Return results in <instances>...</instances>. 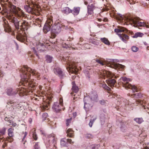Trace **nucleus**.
I'll return each instance as SVG.
<instances>
[{
    "mask_svg": "<svg viewBox=\"0 0 149 149\" xmlns=\"http://www.w3.org/2000/svg\"><path fill=\"white\" fill-rule=\"evenodd\" d=\"M85 137L87 139H91L93 138V136L91 134H87L85 135Z\"/></svg>",
    "mask_w": 149,
    "mask_h": 149,
    "instance_id": "nucleus-41",
    "label": "nucleus"
},
{
    "mask_svg": "<svg viewBox=\"0 0 149 149\" xmlns=\"http://www.w3.org/2000/svg\"><path fill=\"white\" fill-rule=\"evenodd\" d=\"M34 149H40V147L38 145V143H36L34 146Z\"/></svg>",
    "mask_w": 149,
    "mask_h": 149,
    "instance_id": "nucleus-47",
    "label": "nucleus"
},
{
    "mask_svg": "<svg viewBox=\"0 0 149 149\" xmlns=\"http://www.w3.org/2000/svg\"><path fill=\"white\" fill-rule=\"evenodd\" d=\"M67 136L70 137H73L74 131L71 129H68L66 132Z\"/></svg>",
    "mask_w": 149,
    "mask_h": 149,
    "instance_id": "nucleus-23",
    "label": "nucleus"
},
{
    "mask_svg": "<svg viewBox=\"0 0 149 149\" xmlns=\"http://www.w3.org/2000/svg\"><path fill=\"white\" fill-rule=\"evenodd\" d=\"M65 140V139H61V144L62 146H65L66 144V142Z\"/></svg>",
    "mask_w": 149,
    "mask_h": 149,
    "instance_id": "nucleus-43",
    "label": "nucleus"
},
{
    "mask_svg": "<svg viewBox=\"0 0 149 149\" xmlns=\"http://www.w3.org/2000/svg\"><path fill=\"white\" fill-rule=\"evenodd\" d=\"M8 0H0V1L2 2H4L5 1H8Z\"/></svg>",
    "mask_w": 149,
    "mask_h": 149,
    "instance_id": "nucleus-60",
    "label": "nucleus"
},
{
    "mask_svg": "<svg viewBox=\"0 0 149 149\" xmlns=\"http://www.w3.org/2000/svg\"><path fill=\"white\" fill-rule=\"evenodd\" d=\"M46 61L48 63H50L52 61V58L49 56H46Z\"/></svg>",
    "mask_w": 149,
    "mask_h": 149,
    "instance_id": "nucleus-35",
    "label": "nucleus"
},
{
    "mask_svg": "<svg viewBox=\"0 0 149 149\" xmlns=\"http://www.w3.org/2000/svg\"><path fill=\"white\" fill-rule=\"evenodd\" d=\"M67 142L70 144H73L74 143L72 141V140L71 139H67Z\"/></svg>",
    "mask_w": 149,
    "mask_h": 149,
    "instance_id": "nucleus-53",
    "label": "nucleus"
},
{
    "mask_svg": "<svg viewBox=\"0 0 149 149\" xmlns=\"http://www.w3.org/2000/svg\"><path fill=\"white\" fill-rule=\"evenodd\" d=\"M100 40L102 42L104 43L106 45H110V43L108 39L106 38H101Z\"/></svg>",
    "mask_w": 149,
    "mask_h": 149,
    "instance_id": "nucleus-26",
    "label": "nucleus"
},
{
    "mask_svg": "<svg viewBox=\"0 0 149 149\" xmlns=\"http://www.w3.org/2000/svg\"><path fill=\"white\" fill-rule=\"evenodd\" d=\"M96 8L95 4L92 3L88 5L87 7L88 15H91L94 13V10Z\"/></svg>",
    "mask_w": 149,
    "mask_h": 149,
    "instance_id": "nucleus-15",
    "label": "nucleus"
},
{
    "mask_svg": "<svg viewBox=\"0 0 149 149\" xmlns=\"http://www.w3.org/2000/svg\"><path fill=\"white\" fill-rule=\"evenodd\" d=\"M14 14L17 18H21L24 16V14L20 8L14 5H12L10 9L7 12V18L10 22L14 23L16 29H19V21H18L17 18L14 16Z\"/></svg>",
    "mask_w": 149,
    "mask_h": 149,
    "instance_id": "nucleus-2",
    "label": "nucleus"
},
{
    "mask_svg": "<svg viewBox=\"0 0 149 149\" xmlns=\"http://www.w3.org/2000/svg\"><path fill=\"white\" fill-rule=\"evenodd\" d=\"M84 108L86 110H88V109L91 108V101L88 96L85 97L84 99Z\"/></svg>",
    "mask_w": 149,
    "mask_h": 149,
    "instance_id": "nucleus-13",
    "label": "nucleus"
},
{
    "mask_svg": "<svg viewBox=\"0 0 149 149\" xmlns=\"http://www.w3.org/2000/svg\"><path fill=\"white\" fill-rule=\"evenodd\" d=\"M72 78L73 79H74L76 77V76L74 74V75H73L72 76Z\"/></svg>",
    "mask_w": 149,
    "mask_h": 149,
    "instance_id": "nucleus-59",
    "label": "nucleus"
},
{
    "mask_svg": "<svg viewBox=\"0 0 149 149\" xmlns=\"http://www.w3.org/2000/svg\"><path fill=\"white\" fill-rule=\"evenodd\" d=\"M118 35L122 40L125 43L127 42V40L129 39V36L125 34H119Z\"/></svg>",
    "mask_w": 149,
    "mask_h": 149,
    "instance_id": "nucleus-18",
    "label": "nucleus"
},
{
    "mask_svg": "<svg viewBox=\"0 0 149 149\" xmlns=\"http://www.w3.org/2000/svg\"><path fill=\"white\" fill-rule=\"evenodd\" d=\"M33 132V137L34 140H36L38 138L37 134H36L35 132Z\"/></svg>",
    "mask_w": 149,
    "mask_h": 149,
    "instance_id": "nucleus-45",
    "label": "nucleus"
},
{
    "mask_svg": "<svg viewBox=\"0 0 149 149\" xmlns=\"http://www.w3.org/2000/svg\"><path fill=\"white\" fill-rule=\"evenodd\" d=\"M100 86L102 87L105 90H107L108 91H109L111 90V88L109 87L107 85L104 83L103 84H100Z\"/></svg>",
    "mask_w": 149,
    "mask_h": 149,
    "instance_id": "nucleus-32",
    "label": "nucleus"
},
{
    "mask_svg": "<svg viewBox=\"0 0 149 149\" xmlns=\"http://www.w3.org/2000/svg\"><path fill=\"white\" fill-rule=\"evenodd\" d=\"M100 102L102 105H104L105 104V102L104 100H102L100 101Z\"/></svg>",
    "mask_w": 149,
    "mask_h": 149,
    "instance_id": "nucleus-51",
    "label": "nucleus"
},
{
    "mask_svg": "<svg viewBox=\"0 0 149 149\" xmlns=\"http://www.w3.org/2000/svg\"><path fill=\"white\" fill-rule=\"evenodd\" d=\"M80 10V7H74L73 10H71V13L74 15H77L79 13Z\"/></svg>",
    "mask_w": 149,
    "mask_h": 149,
    "instance_id": "nucleus-22",
    "label": "nucleus"
},
{
    "mask_svg": "<svg viewBox=\"0 0 149 149\" xmlns=\"http://www.w3.org/2000/svg\"><path fill=\"white\" fill-rule=\"evenodd\" d=\"M67 65L68 66L67 67V69L70 73H74L75 74H77L78 69L76 67L75 63L71 61L67 63Z\"/></svg>",
    "mask_w": 149,
    "mask_h": 149,
    "instance_id": "nucleus-10",
    "label": "nucleus"
},
{
    "mask_svg": "<svg viewBox=\"0 0 149 149\" xmlns=\"http://www.w3.org/2000/svg\"><path fill=\"white\" fill-rule=\"evenodd\" d=\"M32 49H33V51H34L35 53L36 54V55L37 56V57H38V58H39L38 55L37 53V52H36V50H35V47H33V48H32Z\"/></svg>",
    "mask_w": 149,
    "mask_h": 149,
    "instance_id": "nucleus-55",
    "label": "nucleus"
},
{
    "mask_svg": "<svg viewBox=\"0 0 149 149\" xmlns=\"http://www.w3.org/2000/svg\"><path fill=\"white\" fill-rule=\"evenodd\" d=\"M9 125L10 127H15L17 125L16 123H14L11 121V123H10V124H9Z\"/></svg>",
    "mask_w": 149,
    "mask_h": 149,
    "instance_id": "nucleus-46",
    "label": "nucleus"
},
{
    "mask_svg": "<svg viewBox=\"0 0 149 149\" xmlns=\"http://www.w3.org/2000/svg\"><path fill=\"white\" fill-rule=\"evenodd\" d=\"M7 145V143L5 142L4 143V144L3 145L2 147L3 148H4Z\"/></svg>",
    "mask_w": 149,
    "mask_h": 149,
    "instance_id": "nucleus-56",
    "label": "nucleus"
},
{
    "mask_svg": "<svg viewBox=\"0 0 149 149\" xmlns=\"http://www.w3.org/2000/svg\"><path fill=\"white\" fill-rule=\"evenodd\" d=\"M120 30V32H127V29L123 27H118Z\"/></svg>",
    "mask_w": 149,
    "mask_h": 149,
    "instance_id": "nucleus-38",
    "label": "nucleus"
},
{
    "mask_svg": "<svg viewBox=\"0 0 149 149\" xmlns=\"http://www.w3.org/2000/svg\"><path fill=\"white\" fill-rule=\"evenodd\" d=\"M100 75L102 78L105 79L106 78L108 79L106 80V82L108 85L111 87H113L116 82V80L114 79H111L112 78L115 76V78L116 77L114 76L111 72L106 70H103L100 72Z\"/></svg>",
    "mask_w": 149,
    "mask_h": 149,
    "instance_id": "nucleus-5",
    "label": "nucleus"
},
{
    "mask_svg": "<svg viewBox=\"0 0 149 149\" xmlns=\"http://www.w3.org/2000/svg\"><path fill=\"white\" fill-rule=\"evenodd\" d=\"M48 116V114L46 113H44L42 116V118H43V120H45V118H47Z\"/></svg>",
    "mask_w": 149,
    "mask_h": 149,
    "instance_id": "nucleus-48",
    "label": "nucleus"
},
{
    "mask_svg": "<svg viewBox=\"0 0 149 149\" xmlns=\"http://www.w3.org/2000/svg\"><path fill=\"white\" fill-rule=\"evenodd\" d=\"M44 142L48 149H57L56 146V138L54 134L47 136L46 138L43 137Z\"/></svg>",
    "mask_w": 149,
    "mask_h": 149,
    "instance_id": "nucleus-4",
    "label": "nucleus"
},
{
    "mask_svg": "<svg viewBox=\"0 0 149 149\" xmlns=\"http://www.w3.org/2000/svg\"><path fill=\"white\" fill-rule=\"evenodd\" d=\"M97 117L96 116H95L93 119H91L90 122L89 123V125L90 127H92L93 124L94 123L95 121L96 120Z\"/></svg>",
    "mask_w": 149,
    "mask_h": 149,
    "instance_id": "nucleus-34",
    "label": "nucleus"
},
{
    "mask_svg": "<svg viewBox=\"0 0 149 149\" xmlns=\"http://www.w3.org/2000/svg\"><path fill=\"white\" fill-rule=\"evenodd\" d=\"M27 22L24 20H23L21 23V24L20 26V29L22 31L27 30Z\"/></svg>",
    "mask_w": 149,
    "mask_h": 149,
    "instance_id": "nucleus-20",
    "label": "nucleus"
},
{
    "mask_svg": "<svg viewBox=\"0 0 149 149\" xmlns=\"http://www.w3.org/2000/svg\"><path fill=\"white\" fill-rule=\"evenodd\" d=\"M117 14L118 16H116V19L120 21H123V20H126L125 22L127 23V25L130 24L131 25L134 24V26L135 27L146 26L147 28H149V25H147L146 23L139 22L136 18H125L124 19L122 15L119 13Z\"/></svg>",
    "mask_w": 149,
    "mask_h": 149,
    "instance_id": "nucleus-3",
    "label": "nucleus"
},
{
    "mask_svg": "<svg viewBox=\"0 0 149 149\" xmlns=\"http://www.w3.org/2000/svg\"><path fill=\"white\" fill-rule=\"evenodd\" d=\"M83 39L81 37L79 38V44H80V42H82V41H83Z\"/></svg>",
    "mask_w": 149,
    "mask_h": 149,
    "instance_id": "nucleus-57",
    "label": "nucleus"
},
{
    "mask_svg": "<svg viewBox=\"0 0 149 149\" xmlns=\"http://www.w3.org/2000/svg\"><path fill=\"white\" fill-rule=\"evenodd\" d=\"M38 44L36 45V47L38 51L43 52L44 50L45 46L43 43L39 42Z\"/></svg>",
    "mask_w": 149,
    "mask_h": 149,
    "instance_id": "nucleus-17",
    "label": "nucleus"
},
{
    "mask_svg": "<svg viewBox=\"0 0 149 149\" xmlns=\"http://www.w3.org/2000/svg\"><path fill=\"white\" fill-rule=\"evenodd\" d=\"M89 95L88 96L89 97L91 101L92 100L95 101L97 100V96L96 93L91 92L89 93Z\"/></svg>",
    "mask_w": 149,
    "mask_h": 149,
    "instance_id": "nucleus-19",
    "label": "nucleus"
},
{
    "mask_svg": "<svg viewBox=\"0 0 149 149\" xmlns=\"http://www.w3.org/2000/svg\"><path fill=\"white\" fill-rule=\"evenodd\" d=\"M13 130L14 129L12 128H10L8 130V135L10 138L13 136Z\"/></svg>",
    "mask_w": 149,
    "mask_h": 149,
    "instance_id": "nucleus-27",
    "label": "nucleus"
},
{
    "mask_svg": "<svg viewBox=\"0 0 149 149\" xmlns=\"http://www.w3.org/2000/svg\"><path fill=\"white\" fill-rule=\"evenodd\" d=\"M120 80L123 81V86L126 89H131L133 92H135L137 91V89L136 86H132L128 82L131 81L130 79L127 78L126 77H122L120 78Z\"/></svg>",
    "mask_w": 149,
    "mask_h": 149,
    "instance_id": "nucleus-7",
    "label": "nucleus"
},
{
    "mask_svg": "<svg viewBox=\"0 0 149 149\" xmlns=\"http://www.w3.org/2000/svg\"><path fill=\"white\" fill-rule=\"evenodd\" d=\"M143 35V34L141 32H137L132 36L133 38H137L138 37H141Z\"/></svg>",
    "mask_w": 149,
    "mask_h": 149,
    "instance_id": "nucleus-31",
    "label": "nucleus"
},
{
    "mask_svg": "<svg viewBox=\"0 0 149 149\" xmlns=\"http://www.w3.org/2000/svg\"><path fill=\"white\" fill-rule=\"evenodd\" d=\"M53 24V21L51 19H49L47 20L43 28L44 32L46 33L50 31L51 26Z\"/></svg>",
    "mask_w": 149,
    "mask_h": 149,
    "instance_id": "nucleus-12",
    "label": "nucleus"
},
{
    "mask_svg": "<svg viewBox=\"0 0 149 149\" xmlns=\"http://www.w3.org/2000/svg\"><path fill=\"white\" fill-rule=\"evenodd\" d=\"M23 138L22 139V141H24L23 144H24L26 142V140H24L25 138L26 137V135H27V133L26 132H25L24 133L23 132Z\"/></svg>",
    "mask_w": 149,
    "mask_h": 149,
    "instance_id": "nucleus-37",
    "label": "nucleus"
},
{
    "mask_svg": "<svg viewBox=\"0 0 149 149\" xmlns=\"http://www.w3.org/2000/svg\"><path fill=\"white\" fill-rule=\"evenodd\" d=\"M39 88H40V89L41 90L42 89V86H39Z\"/></svg>",
    "mask_w": 149,
    "mask_h": 149,
    "instance_id": "nucleus-64",
    "label": "nucleus"
},
{
    "mask_svg": "<svg viewBox=\"0 0 149 149\" xmlns=\"http://www.w3.org/2000/svg\"><path fill=\"white\" fill-rule=\"evenodd\" d=\"M5 120L7 121H9L10 123H11V120H10L9 118L6 117L5 118Z\"/></svg>",
    "mask_w": 149,
    "mask_h": 149,
    "instance_id": "nucleus-52",
    "label": "nucleus"
},
{
    "mask_svg": "<svg viewBox=\"0 0 149 149\" xmlns=\"http://www.w3.org/2000/svg\"><path fill=\"white\" fill-rule=\"evenodd\" d=\"M62 28L66 29L68 28V27L67 25H62L59 23H58L56 25L52 26L51 32L52 33L54 34V37H55L56 34L58 33L61 31Z\"/></svg>",
    "mask_w": 149,
    "mask_h": 149,
    "instance_id": "nucleus-9",
    "label": "nucleus"
},
{
    "mask_svg": "<svg viewBox=\"0 0 149 149\" xmlns=\"http://www.w3.org/2000/svg\"><path fill=\"white\" fill-rule=\"evenodd\" d=\"M41 107L42 108V109L43 110H47L48 109V105L46 104H43L41 106Z\"/></svg>",
    "mask_w": 149,
    "mask_h": 149,
    "instance_id": "nucleus-36",
    "label": "nucleus"
},
{
    "mask_svg": "<svg viewBox=\"0 0 149 149\" xmlns=\"http://www.w3.org/2000/svg\"><path fill=\"white\" fill-rule=\"evenodd\" d=\"M25 104H26V103H25L24 102H21L20 104H19L18 105L19 106L21 105H22V106L20 107V108L21 110H22V109H25L26 108V107L25 106Z\"/></svg>",
    "mask_w": 149,
    "mask_h": 149,
    "instance_id": "nucleus-39",
    "label": "nucleus"
},
{
    "mask_svg": "<svg viewBox=\"0 0 149 149\" xmlns=\"http://www.w3.org/2000/svg\"><path fill=\"white\" fill-rule=\"evenodd\" d=\"M118 60L117 59H109L108 60L109 64L108 65L110 67L115 69H118L120 70H122L125 68V66L119 63H117Z\"/></svg>",
    "mask_w": 149,
    "mask_h": 149,
    "instance_id": "nucleus-8",
    "label": "nucleus"
},
{
    "mask_svg": "<svg viewBox=\"0 0 149 149\" xmlns=\"http://www.w3.org/2000/svg\"><path fill=\"white\" fill-rule=\"evenodd\" d=\"M114 31L116 33H120V29H119V28L118 29H115L114 30Z\"/></svg>",
    "mask_w": 149,
    "mask_h": 149,
    "instance_id": "nucleus-54",
    "label": "nucleus"
},
{
    "mask_svg": "<svg viewBox=\"0 0 149 149\" xmlns=\"http://www.w3.org/2000/svg\"><path fill=\"white\" fill-rule=\"evenodd\" d=\"M131 49L133 52H136L138 50L139 48L135 46H133L132 47Z\"/></svg>",
    "mask_w": 149,
    "mask_h": 149,
    "instance_id": "nucleus-40",
    "label": "nucleus"
},
{
    "mask_svg": "<svg viewBox=\"0 0 149 149\" xmlns=\"http://www.w3.org/2000/svg\"><path fill=\"white\" fill-rule=\"evenodd\" d=\"M63 100L62 98H60L59 100V102H54L52 109L53 110L56 112H59L61 110V106H63Z\"/></svg>",
    "mask_w": 149,
    "mask_h": 149,
    "instance_id": "nucleus-11",
    "label": "nucleus"
},
{
    "mask_svg": "<svg viewBox=\"0 0 149 149\" xmlns=\"http://www.w3.org/2000/svg\"><path fill=\"white\" fill-rule=\"evenodd\" d=\"M141 97V94L140 93H134L131 95V97H134L136 98H140Z\"/></svg>",
    "mask_w": 149,
    "mask_h": 149,
    "instance_id": "nucleus-33",
    "label": "nucleus"
},
{
    "mask_svg": "<svg viewBox=\"0 0 149 149\" xmlns=\"http://www.w3.org/2000/svg\"><path fill=\"white\" fill-rule=\"evenodd\" d=\"M84 3L85 5H86L88 4V2L87 1H85L84 2Z\"/></svg>",
    "mask_w": 149,
    "mask_h": 149,
    "instance_id": "nucleus-62",
    "label": "nucleus"
},
{
    "mask_svg": "<svg viewBox=\"0 0 149 149\" xmlns=\"http://www.w3.org/2000/svg\"><path fill=\"white\" fill-rule=\"evenodd\" d=\"M73 86L72 88V90L75 93L77 92L78 91V88L74 84V81L72 82Z\"/></svg>",
    "mask_w": 149,
    "mask_h": 149,
    "instance_id": "nucleus-30",
    "label": "nucleus"
},
{
    "mask_svg": "<svg viewBox=\"0 0 149 149\" xmlns=\"http://www.w3.org/2000/svg\"><path fill=\"white\" fill-rule=\"evenodd\" d=\"M40 132L41 134L43 135V137H45H45H46L47 136H46L45 133L44 131L41 130Z\"/></svg>",
    "mask_w": 149,
    "mask_h": 149,
    "instance_id": "nucleus-50",
    "label": "nucleus"
},
{
    "mask_svg": "<svg viewBox=\"0 0 149 149\" xmlns=\"http://www.w3.org/2000/svg\"><path fill=\"white\" fill-rule=\"evenodd\" d=\"M62 47H63L64 48H66V49H67L68 48H69L70 47L69 45H67L65 43L63 45Z\"/></svg>",
    "mask_w": 149,
    "mask_h": 149,
    "instance_id": "nucleus-49",
    "label": "nucleus"
},
{
    "mask_svg": "<svg viewBox=\"0 0 149 149\" xmlns=\"http://www.w3.org/2000/svg\"><path fill=\"white\" fill-rule=\"evenodd\" d=\"M34 0H27L28 5H25L24 6V8L27 12L32 14L35 13L40 10L39 6L34 3Z\"/></svg>",
    "mask_w": 149,
    "mask_h": 149,
    "instance_id": "nucleus-6",
    "label": "nucleus"
},
{
    "mask_svg": "<svg viewBox=\"0 0 149 149\" xmlns=\"http://www.w3.org/2000/svg\"><path fill=\"white\" fill-rule=\"evenodd\" d=\"M53 71L56 75H58L61 79L65 76V73L63 72L61 69L59 67L55 68Z\"/></svg>",
    "mask_w": 149,
    "mask_h": 149,
    "instance_id": "nucleus-14",
    "label": "nucleus"
},
{
    "mask_svg": "<svg viewBox=\"0 0 149 149\" xmlns=\"http://www.w3.org/2000/svg\"><path fill=\"white\" fill-rule=\"evenodd\" d=\"M96 61L98 63H99V64L102 65H103L107 63L105 61L103 62L101 60H100L99 59H96Z\"/></svg>",
    "mask_w": 149,
    "mask_h": 149,
    "instance_id": "nucleus-42",
    "label": "nucleus"
},
{
    "mask_svg": "<svg viewBox=\"0 0 149 149\" xmlns=\"http://www.w3.org/2000/svg\"><path fill=\"white\" fill-rule=\"evenodd\" d=\"M71 120L72 118L66 120V124L67 126H68L69 125V124L71 123Z\"/></svg>",
    "mask_w": 149,
    "mask_h": 149,
    "instance_id": "nucleus-44",
    "label": "nucleus"
},
{
    "mask_svg": "<svg viewBox=\"0 0 149 149\" xmlns=\"http://www.w3.org/2000/svg\"><path fill=\"white\" fill-rule=\"evenodd\" d=\"M15 43L16 46H17V49L18 48V46L17 43H16L15 42Z\"/></svg>",
    "mask_w": 149,
    "mask_h": 149,
    "instance_id": "nucleus-63",
    "label": "nucleus"
},
{
    "mask_svg": "<svg viewBox=\"0 0 149 149\" xmlns=\"http://www.w3.org/2000/svg\"><path fill=\"white\" fill-rule=\"evenodd\" d=\"M99 146V145H91V147L92 148H91L90 146V144L89 143L86 144V149H97V146Z\"/></svg>",
    "mask_w": 149,
    "mask_h": 149,
    "instance_id": "nucleus-24",
    "label": "nucleus"
},
{
    "mask_svg": "<svg viewBox=\"0 0 149 149\" xmlns=\"http://www.w3.org/2000/svg\"><path fill=\"white\" fill-rule=\"evenodd\" d=\"M16 37L17 40L22 42H24L26 40V36L25 35L20 33L18 34Z\"/></svg>",
    "mask_w": 149,
    "mask_h": 149,
    "instance_id": "nucleus-16",
    "label": "nucleus"
},
{
    "mask_svg": "<svg viewBox=\"0 0 149 149\" xmlns=\"http://www.w3.org/2000/svg\"><path fill=\"white\" fill-rule=\"evenodd\" d=\"M132 1H131V0H129V1H128L129 3H130V4H132V3L131 2Z\"/></svg>",
    "mask_w": 149,
    "mask_h": 149,
    "instance_id": "nucleus-61",
    "label": "nucleus"
},
{
    "mask_svg": "<svg viewBox=\"0 0 149 149\" xmlns=\"http://www.w3.org/2000/svg\"><path fill=\"white\" fill-rule=\"evenodd\" d=\"M3 20L5 24V25L4 26L5 31L6 32L7 31L6 29L7 28V29H8V31H9L10 30V28L9 26V25L7 24V21L4 18L3 19Z\"/></svg>",
    "mask_w": 149,
    "mask_h": 149,
    "instance_id": "nucleus-25",
    "label": "nucleus"
},
{
    "mask_svg": "<svg viewBox=\"0 0 149 149\" xmlns=\"http://www.w3.org/2000/svg\"><path fill=\"white\" fill-rule=\"evenodd\" d=\"M71 10L68 7H66L64 8L62 11L63 13L68 14L71 12Z\"/></svg>",
    "mask_w": 149,
    "mask_h": 149,
    "instance_id": "nucleus-28",
    "label": "nucleus"
},
{
    "mask_svg": "<svg viewBox=\"0 0 149 149\" xmlns=\"http://www.w3.org/2000/svg\"><path fill=\"white\" fill-rule=\"evenodd\" d=\"M21 70L22 74L21 75V79L20 83L25 87L19 88L18 90H13L11 88H8L6 91L8 95H13L18 92L21 96L30 94V93L33 92V90L34 89V88L37 85L34 78H39L40 76L39 73L26 65L24 66Z\"/></svg>",
    "mask_w": 149,
    "mask_h": 149,
    "instance_id": "nucleus-1",
    "label": "nucleus"
},
{
    "mask_svg": "<svg viewBox=\"0 0 149 149\" xmlns=\"http://www.w3.org/2000/svg\"><path fill=\"white\" fill-rule=\"evenodd\" d=\"M134 120L137 123L140 124L142 123L143 120L142 118H134Z\"/></svg>",
    "mask_w": 149,
    "mask_h": 149,
    "instance_id": "nucleus-29",
    "label": "nucleus"
},
{
    "mask_svg": "<svg viewBox=\"0 0 149 149\" xmlns=\"http://www.w3.org/2000/svg\"><path fill=\"white\" fill-rule=\"evenodd\" d=\"M93 44L95 45H97L98 43L95 41H93L92 42Z\"/></svg>",
    "mask_w": 149,
    "mask_h": 149,
    "instance_id": "nucleus-58",
    "label": "nucleus"
},
{
    "mask_svg": "<svg viewBox=\"0 0 149 149\" xmlns=\"http://www.w3.org/2000/svg\"><path fill=\"white\" fill-rule=\"evenodd\" d=\"M6 129L5 128L3 127L0 130V141L3 142L4 140V138L3 136L5 134Z\"/></svg>",
    "mask_w": 149,
    "mask_h": 149,
    "instance_id": "nucleus-21",
    "label": "nucleus"
}]
</instances>
